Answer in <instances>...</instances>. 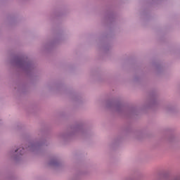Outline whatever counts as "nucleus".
Segmentation results:
<instances>
[{
  "instance_id": "1",
  "label": "nucleus",
  "mask_w": 180,
  "mask_h": 180,
  "mask_svg": "<svg viewBox=\"0 0 180 180\" xmlns=\"http://www.w3.org/2000/svg\"><path fill=\"white\" fill-rule=\"evenodd\" d=\"M18 151V150H15V153Z\"/></svg>"
}]
</instances>
